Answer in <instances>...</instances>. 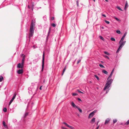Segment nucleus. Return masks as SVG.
Here are the masks:
<instances>
[{"label":"nucleus","instance_id":"680f3d73","mask_svg":"<svg viewBox=\"0 0 129 129\" xmlns=\"http://www.w3.org/2000/svg\"><path fill=\"white\" fill-rule=\"evenodd\" d=\"M99 127V125L96 128V129H98Z\"/></svg>","mask_w":129,"mask_h":129},{"label":"nucleus","instance_id":"39448f33","mask_svg":"<svg viewBox=\"0 0 129 129\" xmlns=\"http://www.w3.org/2000/svg\"><path fill=\"white\" fill-rule=\"evenodd\" d=\"M109 84L106 83L105 85V87L104 88V90H105L107 89L110 86V85Z\"/></svg>","mask_w":129,"mask_h":129},{"label":"nucleus","instance_id":"0e129e2a","mask_svg":"<svg viewBox=\"0 0 129 129\" xmlns=\"http://www.w3.org/2000/svg\"><path fill=\"white\" fill-rule=\"evenodd\" d=\"M105 1L107 2H108V0H105Z\"/></svg>","mask_w":129,"mask_h":129},{"label":"nucleus","instance_id":"de8ad7c7","mask_svg":"<svg viewBox=\"0 0 129 129\" xmlns=\"http://www.w3.org/2000/svg\"><path fill=\"white\" fill-rule=\"evenodd\" d=\"M126 34H127V32H125L123 36L124 37H125Z\"/></svg>","mask_w":129,"mask_h":129},{"label":"nucleus","instance_id":"4c0bfd02","mask_svg":"<svg viewBox=\"0 0 129 129\" xmlns=\"http://www.w3.org/2000/svg\"><path fill=\"white\" fill-rule=\"evenodd\" d=\"M112 74L111 73V74H110V75L108 77V79H109V78H111L112 77Z\"/></svg>","mask_w":129,"mask_h":129},{"label":"nucleus","instance_id":"7c9ffc66","mask_svg":"<svg viewBox=\"0 0 129 129\" xmlns=\"http://www.w3.org/2000/svg\"><path fill=\"white\" fill-rule=\"evenodd\" d=\"M104 21L105 22H106L107 24H109L110 23V22L109 21H107L106 20H104Z\"/></svg>","mask_w":129,"mask_h":129},{"label":"nucleus","instance_id":"0eeeda50","mask_svg":"<svg viewBox=\"0 0 129 129\" xmlns=\"http://www.w3.org/2000/svg\"><path fill=\"white\" fill-rule=\"evenodd\" d=\"M95 118H93L90 121V122L91 124H93L95 122Z\"/></svg>","mask_w":129,"mask_h":129},{"label":"nucleus","instance_id":"dca6fc26","mask_svg":"<svg viewBox=\"0 0 129 129\" xmlns=\"http://www.w3.org/2000/svg\"><path fill=\"white\" fill-rule=\"evenodd\" d=\"M76 108L77 109L79 110V112L80 113H81L82 112V110H81L80 108H79V107H78V106L77 107H76Z\"/></svg>","mask_w":129,"mask_h":129},{"label":"nucleus","instance_id":"8fccbe9b","mask_svg":"<svg viewBox=\"0 0 129 129\" xmlns=\"http://www.w3.org/2000/svg\"><path fill=\"white\" fill-rule=\"evenodd\" d=\"M76 3H77V6L78 7L79 6V3H78V1H76Z\"/></svg>","mask_w":129,"mask_h":129},{"label":"nucleus","instance_id":"f704fd0d","mask_svg":"<svg viewBox=\"0 0 129 129\" xmlns=\"http://www.w3.org/2000/svg\"><path fill=\"white\" fill-rule=\"evenodd\" d=\"M129 124V120H128L125 123V124L128 125Z\"/></svg>","mask_w":129,"mask_h":129},{"label":"nucleus","instance_id":"6ab92c4d","mask_svg":"<svg viewBox=\"0 0 129 129\" xmlns=\"http://www.w3.org/2000/svg\"><path fill=\"white\" fill-rule=\"evenodd\" d=\"M50 30H49V31L48 32V35L47 37V39H46V40H47L48 38V37L49 36V35L50 34Z\"/></svg>","mask_w":129,"mask_h":129},{"label":"nucleus","instance_id":"864d4df0","mask_svg":"<svg viewBox=\"0 0 129 129\" xmlns=\"http://www.w3.org/2000/svg\"><path fill=\"white\" fill-rule=\"evenodd\" d=\"M122 47L120 46L118 49H119V50H120V49H121Z\"/></svg>","mask_w":129,"mask_h":129},{"label":"nucleus","instance_id":"58836bf2","mask_svg":"<svg viewBox=\"0 0 129 129\" xmlns=\"http://www.w3.org/2000/svg\"><path fill=\"white\" fill-rule=\"evenodd\" d=\"M51 25L54 27H55L56 26V25L54 23H52L51 24Z\"/></svg>","mask_w":129,"mask_h":129},{"label":"nucleus","instance_id":"603ef678","mask_svg":"<svg viewBox=\"0 0 129 129\" xmlns=\"http://www.w3.org/2000/svg\"><path fill=\"white\" fill-rule=\"evenodd\" d=\"M34 5H32V10H33V9L34 8Z\"/></svg>","mask_w":129,"mask_h":129},{"label":"nucleus","instance_id":"20e7f679","mask_svg":"<svg viewBox=\"0 0 129 129\" xmlns=\"http://www.w3.org/2000/svg\"><path fill=\"white\" fill-rule=\"evenodd\" d=\"M126 42V41H121L120 43V41L119 42V44H120V46L122 47V46H123L125 44Z\"/></svg>","mask_w":129,"mask_h":129},{"label":"nucleus","instance_id":"ea45409f","mask_svg":"<svg viewBox=\"0 0 129 129\" xmlns=\"http://www.w3.org/2000/svg\"><path fill=\"white\" fill-rule=\"evenodd\" d=\"M97 111V110H94V111L92 112L93 113V114H94V113H95Z\"/></svg>","mask_w":129,"mask_h":129},{"label":"nucleus","instance_id":"a211bd4d","mask_svg":"<svg viewBox=\"0 0 129 129\" xmlns=\"http://www.w3.org/2000/svg\"><path fill=\"white\" fill-rule=\"evenodd\" d=\"M66 66H65L64 68L63 69V72H62V75H63V74H64V72L66 70Z\"/></svg>","mask_w":129,"mask_h":129},{"label":"nucleus","instance_id":"c85d7f7f","mask_svg":"<svg viewBox=\"0 0 129 129\" xmlns=\"http://www.w3.org/2000/svg\"><path fill=\"white\" fill-rule=\"evenodd\" d=\"M111 40L113 41H115V39L114 38H111Z\"/></svg>","mask_w":129,"mask_h":129},{"label":"nucleus","instance_id":"49530a36","mask_svg":"<svg viewBox=\"0 0 129 129\" xmlns=\"http://www.w3.org/2000/svg\"><path fill=\"white\" fill-rule=\"evenodd\" d=\"M126 34H127V32H125L123 36L124 37H125Z\"/></svg>","mask_w":129,"mask_h":129},{"label":"nucleus","instance_id":"473e14b6","mask_svg":"<svg viewBox=\"0 0 129 129\" xmlns=\"http://www.w3.org/2000/svg\"><path fill=\"white\" fill-rule=\"evenodd\" d=\"M3 111L5 112H6L7 111V108H4L3 109Z\"/></svg>","mask_w":129,"mask_h":129},{"label":"nucleus","instance_id":"cd10ccee","mask_svg":"<svg viewBox=\"0 0 129 129\" xmlns=\"http://www.w3.org/2000/svg\"><path fill=\"white\" fill-rule=\"evenodd\" d=\"M68 127L72 129H75L72 126H70L69 125Z\"/></svg>","mask_w":129,"mask_h":129},{"label":"nucleus","instance_id":"09e8293b","mask_svg":"<svg viewBox=\"0 0 129 129\" xmlns=\"http://www.w3.org/2000/svg\"><path fill=\"white\" fill-rule=\"evenodd\" d=\"M126 34H127V32H125L123 36L124 37H125Z\"/></svg>","mask_w":129,"mask_h":129},{"label":"nucleus","instance_id":"6e6552de","mask_svg":"<svg viewBox=\"0 0 129 129\" xmlns=\"http://www.w3.org/2000/svg\"><path fill=\"white\" fill-rule=\"evenodd\" d=\"M94 115V114H93L92 112H91L90 113L89 115V116H88V118H92Z\"/></svg>","mask_w":129,"mask_h":129},{"label":"nucleus","instance_id":"f3484780","mask_svg":"<svg viewBox=\"0 0 129 129\" xmlns=\"http://www.w3.org/2000/svg\"><path fill=\"white\" fill-rule=\"evenodd\" d=\"M24 62V61H23L22 60V62H21V68H22V69L23 68Z\"/></svg>","mask_w":129,"mask_h":129},{"label":"nucleus","instance_id":"423d86ee","mask_svg":"<svg viewBox=\"0 0 129 129\" xmlns=\"http://www.w3.org/2000/svg\"><path fill=\"white\" fill-rule=\"evenodd\" d=\"M17 73L19 74H21L23 73V71L22 69H20L17 71Z\"/></svg>","mask_w":129,"mask_h":129},{"label":"nucleus","instance_id":"2eb2a0df","mask_svg":"<svg viewBox=\"0 0 129 129\" xmlns=\"http://www.w3.org/2000/svg\"><path fill=\"white\" fill-rule=\"evenodd\" d=\"M102 72L103 73L106 74H107L108 73L107 71L104 70H103Z\"/></svg>","mask_w":129,"mask_h":129},{"label":"nucleus","instance_id":"13d9d810","mask_svg":"<svg viewBox=\"0 0 129 129\" xmlns=\"http://www.w3.org/2000/svg\"><path fill=\"white\" fill-rule=\"evenodd\" d=\"M102 16L104 17H106V16L104 14H102Z\"/></svg>","mask_w":129,"mask_h":129},{"label":"nucleus","instance_id":"338daca9","mask_svg":"<svg viewBox=\"0 0 129 129\" xmlns=\"http://www.w3.org/2000/svg\"><path fill=\"white\" fill-rule=\"evenodd\" d=\"M49 30H50H50H51V28H49Z\"/></svg>","mask_w":129,"mask_h":129},{"label":"nucleus","instance_id":"2f4dec72","mask_svg":"<svg viewBox=\"0 0 129 129\" xmlns=\"http://www.w3.org/2000/svg\"><path fill=\"white\" fill-rule=\"evenodd\" d=\"M63 124H64L66 125L67 126H68V127L69 125L67 123L65 122H63Z\"/></svg>","mask_w":129,"mask_h":129},{"label":"nucleus","instance_id":"f257e3e1","mask_svg":"<svg viewBox=\"0 0 129 129\" xmlns=\"http://www.w3.org/2000/svg\"><path fill=\"white\" fill-rule=\"evenodd\" d=\"M35 22H33V20L32 21L29 30V38H30L31 37H32L33 35L34 31L35 30L34 27L35 26Z\"/></svg>","mask_w":129,"mask_h":129},{"label":"nucleus","instance_id":"774afa93","mask_svg":"<svg viewBox=\"0 0 129 129\" xmlns=\"http://www.w3.org/2000/svg\"><path fill=\"white\" fill-rule=\"evenodd\" d=\"M94 2H95V0H93Z\"/></svg>","mask_w":129,"mask_h":129},{"label":"nucleus","instance_id":"f03ea898","mask_svg":"<svg viewBox=\"0 0 129 129\" xmlns=\"http://www.w3.org/2000/svg\"><path fill=\"white\" fill-rule=\"evenodd\" d=\"M44 52H43V58L42 60V71H43V70L44 66Z\"/></svg>","mask_w":129,"mask_h":129},{"label":"nucleus","instance_id":"4d7b16f0","mask_svg":"<svg viewBox=\"0 0 129 129\" xmlns=\"http://www.w3.org/2000/svg\"><path fill=\"white\" fill-rule=\"evenodd\" d=\"M54 19V18L53 17H51V19L52 20H53Z\"/></svg>","mask_w":129,"mask_h":129},{"label":"nucleus","instance_id":"37998d69","mask_svg":"<svg viewBox=\"0 0 129 129\" xmlns=\"http://www.w3.org/2000/svg\"><path fill=\"white\" fill-rule=\"evenodd\" d=\"M81 61V59H80L79 60H78L77 62V64H78Z\"/></svg>","mask_w":129,"mask_h":129},{"label":"nucleus","instance_id":"1a4fd4ad","mask_svg":"<svg viewBox=\"0 0 129 129\" xmlns=\"http://www.w3.org/2000/svg\"><path fill=\"white\" fill-rule=\"evenodd\" d=\"M110 120V119H107L105 121V124H107L108 123Z\"/></svg>","mask_w":129,"mask_h":129},{"label":"nucleus","instance_id":"4be33fe9","mask_svg":"<svg viewBox=\"0 0 129 129\" xmlns=\"http://www.w3.org/2000/svg\"><path fill=\"white\" fill-rule=\"evenodd\" d=\"M17 67L18 68H21V64L20 63H19L18 64Z\"/></svg>","mask_w":129,"mask_h":129},{"label":"nucleus","instance_id":"052dcab7","mask_svg":"<svg viewBox=\"0 0 129 129\" xmlns=\"http://www.w3.org/2000/svg\"><path fill=\"white\" fill-rule=\"evenodd\" d=\"M42 86H40V88H39L40 90H42Z\"/></svg>","mask_w":129,"mask_h":129},{"label":"nucleus","instance_id":"f8f14e48","mask_svg":"<svg viewBox=\"0 0 129 129\" xmlns=\"http://www.w3.org/2000/svg\"><path fill=\"white\" fill-rule=\"evenodd\" d=\"M71 105L74 108L76 107H76H77L74 104V103L73 102H71Z\"/></svg>","mask_w":129,"mask_h":129},{"label":"nucleus","instance_id":"a18cd8bd","mask_svg":"<svg viewBox=\"0 0 129 129\" xmlns=\"http://www.w3.org/2000/svg\"><path fill=\"white\" fill-rule=\"evenodd\" d=\"M126 34H127V32H125L123 36L124 37H125Z\"/></svg>","mask_w":129,"mask_h":129},{"label":"nucleus","instance_id":"4468645a","mask_svg":"<svg viewBox=\"0 0 129 129\" xmlns=\"http://www.w3.org/2000/svg\"><path fill=\"white\" fill-rule=\"evenodd\" d=\"M21 56L22 57V60L23 61H24L25 57V55H24L23 54H22V55Z\"/></svg>","mask_w":129,"mask_h":129},{"label":"nucleus","instance_id":"c9c22d12","mask_svg":"<svg viewBox=\"0 0 129 129\" xmlns=\"http://www.w3.org/2000/svg\"><path fill=\"white\" fill-rule=\"evenodd\" d=\"M77 91L79 93H83V92H81V91H80L79 90V89H77Z\"/></svg>","mask_w":129,"mask_h":129},{"label":"nucleus","instance_id":"c03bdc74","mask_svg":"<svg viewBox=\"0 0 129 129\" xmlns=\"http://www.w3.org/2000/svg\"><path fill=\"white\" fill-rule=\"evenodd\" d=\"M114 18L116 20H117V21H119V20L117 18H116V17H114Z\"/></svg>","mask_w":129,"mask_h":129},{"label":"nucleus","instance_id":"aec40b11","mask_svg":"<svg viewBox=\"0 0 129 129\" xmlns=\"http://www.w3.org/2000/svg\"><path fill=\"white\" fill-rule=\"evenodd\" d=\"M3 79V78L2 76H0V82H2Z\"/></svg>","mask_w":129,"mask_h":129},{"label":"nucleus","instance_id":"5701e85b","mask_svg":"<svg viewBox=\"0 0 129 129\" xmlns=\"http://www.w3.org/2000/svg\"><path fill=\"white\" fill-rule=\"evenodd\" d=\"M125 37H124L123 36L121 38V40H120V42H121V41H123V40H124V39L125 38Z\"/></svg>","mask_w":129,"mask_h":129},{"label":"nucleus","instance_id":"e2e57ef3","mask_svg":"<svg viewBox=\"0 0 129 129\" xmlns=\"http://www.w3.org/2000/svg\"><path fill=\"white\" fill-rule=\"evenodd\" d=\"M28 7L29 8H30V7L29 6V5L28 6Z\"/></svg>","mask_w":129,"mask_h":129},{"label":"nucleus","instance_id":"e433bc0d","mask_svg":"<svg viewBox=\"0 0 129 129\" xmlns=\"http://www.w3.org/2000/svg\"><path fill=\"white\" fill-rule=\"evenodd\" d=\"M72 95L73 96H74L77 95H78V94L77 93H73L72 94Z\"/></svg>","mask_w":129,"mask_h":129},{"label":"nucleus","instance_id":"bb28decb","mask_svg":"<svg viewBox=\"0 0 129 129\" xmlns=\"http://www.w3.org/2000/svg\"><path fill=\"white\" fill-rule=\"evenodd\" d=\"M116 33L119 34H120L121 33L120 31L119 30H117L116 31Z\"/></svg>","mask_w":129,"mask_h":129},{"label":"nucleus","instance_id":"6e6d98bb","mask_svg":"<svg viewBox=\"0 0 129 129\" xmlns=\"http://www.w3.org/2000/svg\"><path fill=\"white\" fill-rule=\"evenodd\" d=\"M120 51V50H119V49H118V50H117V51H116V53H118Z\"/></svg>","mask_w":129,"mask_h":129},{"label":"nucleus","instance_id":"5fc2aeb1","mask_svg":"<svg viewBox=\"0 0 129 129\" xmlns=\"http://www.w3.org/2000/svg\"><path fill=\"white\" fill-rule=\"evenodd\" d=\"M61 128L63 129H67V128H65L63 127H61Z\"/></svg>","mask_w":129,"mask_h":129},{"label":"nucleus","instance_id":"3c124183","mask_svg":"<svg viewBox=\"0 0 129 129\" xmlns=\"http://www.w3.org/2000/svg\"><path fill=\"white\" fill-rule=\"evenodd\" d=\"M77 100H78L79 101H81V99L79 98H77Z\"/></svg>","mask_w":129,"mask_h":129},{"label":"nucleus","instance_id":"bf43d9fd","mask_svg":"<svg viewBox=\"0 0 129 129\" xmlns=\"http://www.w3.org/2000/svg\"><path fill=\"white\" fill-rule=\"evenodd\" d=\"M114 69H113V70H112V71L111 72V73L112 74L113 73V71H114Z\"/></svg>","mask_w":129,"mask_h":129},{"label":"nucleus","instance_id":"a878e982","mask_svg":"<svg viewBox=\"0 0 129 129\" xmlns=\"http://www.w3.org/2000/svg\"><path fill=\"white\" fill-rule=\"evenodd\" d=\"M104 53L105 54H106L108 55H110V54L106 51H105Z\"/></svg>","mask_w":129,"mask_h":129},{"label":"nucleus","instance_id":"ddd939ff","mask_svg":"<svg viewBox=\"0 0 129 129\" xmlns=\"http://www.w3.org/2000/svg\"><path fill=\"white\" fill-rule=\"evenodd\" d=\"M112 82V80L111 79L109 80L107 82V83L108 84H109V85L111 84Z\"/></svg>","mask_w":129,"mask_h":129},{"label":"nucleus","instance_id":"79ce46f5","mask_svg":"<svg viewBox=\"0 0 129 129\" xmlns=\"http://www.w3.org/2000/svg\"><path fill=\"white\" fill-rule=\"evenodd\" d=\"M104 57L107 58L108 59H109V57H108V56H107V55H105L104 56Z\"/></svg>","mask_w":129,"mask_h":129},{"label":"nucleus","instance_id":"393cba45","mask_svg":"<svg viewBox=\"0 0 129 129\" xmlns=\"http://www.w3.org/2000/svg\"><path fill=\"white\" fill-rule=\"evenodd\" d=\"M99 66L101 67V68H105L104 67V66H103V65L102 64H99Z\"/></svg>","mask_w":129,"mask_h":129},{"label":"nucleus","instance_id":"9b49d317","mask_svg":"<svg viewBox=\"0 0 129 129\" xmlns=\"http://www.w3.org/2000/svg\"><path fill=\"white\" fill-rule=\"evenodd\" d=\"M128 5L127 3V1H126V4L125 5V7L124 8V9L126 10V9L128 7Z\"/></svg>","mask_w":129,"mask_h":129},{"label":"nucleus","instance_id":"c756f323","mask_svg":"<svg viewBox=\"0 0 129 129\" xmlns=\"http://www.w3.org/2000/svg\"><path fill=\"white\" fill-rule=\"evenodd\" d=\"M28 112L26 113L24 115V117H26V116L28 115Z\"/></svg>","mask_w":129,"mask_h":129},{"label":"nucleus","instance_id":"b1692460","mask_svg":"<svg viewBox=\"0 0 129 129\" xmlns=\"http://www.w3.org/2000/svg\"><path fill=\"white\" fill-rule=\"evenodd\" d=\"M94 76L98 80H100L99 77L96 75H95Z\"/></svg>","mask_w":129,"mask_h":129},{"label":"nucleus","instance_id":"9d476101","mask_svg":"<svg viewBox=\"0 0 129 129\" xmlns=\"http://www.w3.org/2000/svg\"><path fill=\"white\" fill-rule=\"evenodd\" d=\"M3 126H4L6 128H8V127L7 125H6V123L5 121H3Z\"/></svg>","mask_w":129,"mask_h":129},{"label":"nucleus","instance_id":"72a5a7b5","mask_svg":"<svg viewBox=\"0 0 129 129\" xmlns=\"http://www.w3.org/2000/svg\"><path fill=\"white\" fill-rule=\"evenodd\" d=\"M117 121V120L116 119H114L113 120V123H116Z\"/></svg>","mask_w":129,"mask_h":129},{"label":"nucleus","instance_id":"412c9836","mask_svg":"<svg viewBox=\"0 0 129 129\" xmlns=\"http://www.w3.org/2000/svg\"><path fill=\"white\" fill-rule=\"evenodd\" d=\"M116 8L118 9L119 10H120V11H123V10L121 9V8L119 7L118 6H117L116 7Z\"/></svg>","mask_w":129,"mask_h":129},{"label":"nucleus","instance_id":"7ed1b4c3","mask_svg":"<svg viewBox=\"0 0 129 129\" xmlns=\"http://www.w3.org/2000/svg\"><path fill=\"white\" fill-rule=\"evenodd\" d=\"M16 93H14V94L13 96V98H12V99L11 100V101H10L9 103V105H10L13 102V101L14 100V99H15V98L16 97Z\"/></svg>","mask_w":129,"mask_h":129},{"label":"nucleus","instance_id":"69168bd1","mask_svg":"<svg viewBox=\"0 0 129 129\" xmlns=\"http://www.w3.org/2000/svg\"><path fill=\"white\" fill-rule=\"evenodd\" d=\"M98 122H97V124H96V125H98Z\"/></svg>","mask_w":129,"mask_h":129},{"label":"nucleus","instance_id":"a19ab883","mask_svg":"<svg viewBox=\"0 0 129 129\" xmlns=\"http://www.w3.org/2000/svg\"><path fill=\"white\" fill-rule=\"evenodd\" d=\"M100 39H101V40H104V38H103V37H102V36H100Z\"/></svg>","mask_w":129,"mask_h":129}]
</instances>
